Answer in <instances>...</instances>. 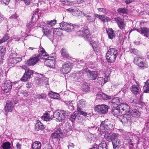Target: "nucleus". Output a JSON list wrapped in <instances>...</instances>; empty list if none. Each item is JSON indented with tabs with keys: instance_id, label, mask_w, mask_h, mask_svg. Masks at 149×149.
<instances>
[{
	"instance_id": "32",
	"label": "nucleus",
	"mask_w": 149,
	"mask_h": 149,
	"mask_svg": "<svg viewBox=\"0 0 149 149\" xmlns=\"http://www.w3.org/2000/svg\"><path fill=\"white\" fill-rule=\"evenodd\" d=\"M49 95L51 98L55 99H58L59 98V95L58 93H54L52 91L49 92Z\"/></svg>"
},
{
	"instance_id": "3",
	"label": "nucleus",
	"mask_w": 149,
	"mask_h": 149,
	"mask_svg": "<svg viewBox=\"0 0 149 149\" xmlns=\"http://www.w3.org/2000/svg\"><path fill=\"white\" fill-rule=\"evenodd\" d=\"M77 34L79 36L84 37L86 40H89L91 38V35L88 33V30L87 28H81L77 32Z\"/></svg>"
},
{
	"instance_id": "2",
	"label": "nucleus",
	"mask_w": 149,
	"mask_h": 149,
	"mask_svg": "<svg viewBox=\"0 0 149 149\" xmlns=\"http://www.w3.org/2000/svg\"><path fill=\"white\" fill-rule=\"evenodd\" d=\"M134 62L139 66L141 68H147L148 65L146 59L141 57H136L134 58Z\"/></svg>"
},
{
	"instance_id": "39",
	"label": "nucleus",
	"mask_w": 149,
	"mask_h": 149,
	"mask_svg": "<svg viewBox=\"0 0 149 149\" xmlns=\"http://www.w3.org/2000/svg\"><path fill=\"white\" fill-rule=\"evenodd\" d=\"M61 55L65 58H68L69 57L68 52L64 48H63L61 49Z\"/></svg>"
},
{
	"instance_id": "51",
	"label": "nucleus",
	"mask_w": 149,
	"mask_h": 149,
	"mask_svg": "<svg viewBox=\"0 0 149 149\" xmlns=\"http://www.w3.org/2000/svg\"><path fill=\"white\" fill-rule=\"evenodd\" d=\"M29 79V78H28L27 75L24 74L23 77L21 79V80L22 81L25 82L28 81Z\"/></svg>"
},
{
	"instance_id": "15",
	"label": "nucleus",
	"mask_w": 149,
	"mask_h": 149,
	"mask_svg": "<svg viewBox=\"0 0 149 149\" xmlns=\"http://www.w3.org/2000/svg\"><path fill=\"white\" fill-rule=\"evenodd\" d=\"M115 20L117 23L119 28L121 29H125L126 24L125 23L124 20L119 17L115 18Z\"/></svg>"
},
{
	"instance_id": "60",
	"label": "nucleus",
	"mask_w": 149,
	"mask_h": 149,
	"mask_svg": "<svg viewBox=\"0 0 149 149\" xmlns=\"http://www.w3.org/2000/svg\"><path fill=\"white\" fill-rule=\"evenodd\" d=\"M90 44L91 45L93 49L94 50L95 48V46L96 45V44L95 42V41H91L90 42Z\"/></svg>"
},
{
	"instance_id": "50",
	"label": "nucleus",
	"mask_w": 149,
	"mask_h": 149,
	"mask_svg": "<svg viewBox=\"0 0 149 149\" xmlns=\"http://www.w3.org/2000/svg\"><path fill=\"white\" fill-rule=\"evenodd\" d=\"M38 128L40 130L43 129L45 128L44 125L38 120Z\"/></svg>"
},
{
	"instance_id": "26",
	"label": "nucleus",
	"mask_w": 149,
	"mask_h": 149,
	"mask_svg": "<svg viewBox=\"0 0 149 149\" xmlns=\"http://www.w3.org/2000/svg\"><path fill=\"white\" fill-rule=\"evenodd\" d=\"M60 29L59 28H55L53 30V39L56 38L57 36H61L62 35V33L60 31Z\"/></svg>"
},
{
	"instance_id": "54",
	"label": "nucleus",
	"mask_w": 149,
	"mask_h": 149,
	"mask_svg": "<svg viewBox=\"0 0 149 149\" xmlns=\"http://www.w3.org/2000/svg\"><path fill=\"white\" fill-rule=\"evenodd\" d=\"M83 14L84 16H85L87 17V20L90 22L92 21V18L91 17V16L90 15H87L84 13H83Z\"/></svg>"
},
{
	"instance_id": "6",
	"label": "nucleus",
	"mask_w": 149,
	"mask_h": 149,
	"mask_svg": "<svg viewBox=\"0 0 149 149\" xmlns=\"http://www.w3.org/2000/svg\"><path fill=\"white\" fill-rule=\"evenodd\" d=\"M136 30L137 31L140 33L141 34L147 37L149 36V29L145 27H141L139 29H131L129 32V34L133 30Z\"/></svg>"
},
{
	"instance_id": "28",
	"label": "nucleus",
	"mask_w": 149,
	"mask_h": 149,
	"mask_svg": "<svg viewBox=\"0 0 149 149\" xmlns=\"http://www.w3.org/2000/svg\"><path fill=\"white\" fill-rule=\"evenodd\" d=\"M84 0H81L77 1H74L73 2H71L70 1H68L67 0H60L63 3L65 4L66 5H69L70 3H72L73 4L78 3H80L84 1Z\"/></svg>"
},
{
	"instance_id": "20",
	"label": "nucleus",
	"mask_w": 149,
	"mask_h": 149,
	"mask_svg": "<svg viewBox=\"0 0 149 149\" xmlns=\"http://www.w3.org/2000/svg\"><path fill=\"white\" fill-rule=\"evenodd\" d=\"M34 13H33V15L32 16V22H29L28 24L27 25V26L29 28H30L33 26H34L35 24H36L37 22V20L36 19V17L35 15H36V13H37L36 11L34 12Z\"/></svg>"
},
{
	"instance_id": "44",
	"label": "nucleus",
	"mask_w": 149,
	"mask_h": 149,
	"mask_svg": "<svg viewBox=\"0 0 149 149\" xmlns=\"http://www.w3.org/2000/svg\"><path fill=\"white\" fill-rule=\"evenodd\" d=\"M104 138L107 141H110L112 138V134L110 133L105 134L104 135Z\"/></svg>"
},
{
	"instance_id": "1",
	"label": "nucleus",
	"mask_w": 149,
	"mask_h": 149,
	"mask_svg": "<svg viewBox=\"0 0 149 149\" xmlns=\"http://www.w3.org/2000/svg\"><path fill=\"white\" fill-rule=\"evenodd\" d=\"M48 56L44 49L40 45L38 52V62L40 60L41 62H43L45 59L48 58Z\"/></svg>"
},
{
	"instance_id": "8",
	"label": "nucleus",
	"mask_w": 149,
	"mask_h": 149,
	"mask_svg": "<svg viewBox=\"0 0 149 149\" xmlns=\"http://www.w3.org/2000/svg\"><path fill=\"white\" fill-rule=\"evenodd\" d=\"M72 64L70 63H66L61 68L60 71L63 74H67L70 71L72 68Z\"/></svg>"
},
{
	"instance_id": "58",
	"label": "nucleus",
	"mask_w": 149,
	"mask_h": 149,
	"mask_svg": "<svg viewBox=\"0 0 149 149\" xmlns=\"http://www.w3.org/2000/svg\"><path fill=\"white\" fill-rule=\"evenodd\" d=\"M1 3L2 4H4L6 5H8L10 0H0Z\"/></svg>"
},
{
	"instance_id": "37",
	"label": "nucleus",
	"mask_w": 149,
	"mask_h": 149,
	"mask_svg": "<svg viewBox=\"0 0 149 149\" xmlns=\"http://www.w3.org/2000/svg\"><path fill=\"white\" fill-rule=\"evenodd\" d=\"M74 28V25L68 23L65 31L68 32H70L73 31Z\"/></svg>"
},
{
	"instance_id": "9",
	"label": "nucleus",
	"mask_w": 149,
	"mask_h": 149,
	"mask_svg": "<svg viewBox=\"0 0 149 149\" xmlns=\"http://www.w3.org/2000/svg\"><path fill=\"white\" fill-rule=\"evenodd\" d=\"M108 109V107L107 106L104 104L98 105L95 108V110L96 111L102 114L107 113Z\"/></svg>"
},
{
	"instance_id": "25",
	"label": "nucleus",
	"mask_w": 149,
	"mask_h": 149,
	"mask_svg": "<svg viewBox=\"0 0 149 149\" xmlns=\"http://www.w3.org/2000/svg\"><path fill=\"white\" fill-rule=\"evenodd\" d=\"M116 56H113L111 55L106 54V59L107 61L110 63L114 62L116 59Z\"/></svg>"
},
{
	"instance_id": "53",
	"label": "nucleus",
	"mask_w": 149,
	"mask_h": 149,
	"mask_svg": "<svg viewBox=\"0 0 149 149\" xmlns=\"http://www.w3.org/2000/svg\"><path fill=\"white\" fill-rule=\"evenodd\" d=\"M68 10L70 11L71 12H72L73 13H75L76 12H78L79 14H80V13H81V12L80 10H75L74 9H72V8H69L67 9Z\"/></svg>"
},
{
	"instance_id": "30",
	"label": "nucleus",
	"mask_w": 149,
	"mask_h": 149,
	"mask_svg": "<svg viewBox=\"0 0 149 149\" xmlns=\"http://www.w3.org/2000/svg\"><path fill=\"white\" fill-rule=\"evenodd\" d=\"M43 31L45 35L47 36L49 39L51 37L52 38L53 36V33H52L51 31L49 30L43 28Z\"/></svg>"
},
{
	"instance_id": "64",
	"label": "nucleus",
	"mask_w": 149,
	"mask_h": 149,
	"mask_svg": "<svg viewBox=\"0 0 149 149\" xmlns=\"http://www.w3.org/2000/svg\"><path fill=\"white\" fill-rule=\"evenodd\" d=\"M16 146L17 149H21V145L19 143H17Z\"/></svg>"
},
{
	"instance_id": "49",
	"label": "nucleus",
	"mask_w": 149,
	"mask_h": 149,
	"mask_svg": "<svg viewBox=\"0 0 149 149\" xmlns=\"http://www.w3.org/2000/svg\"><path fill=\"white\" fill-rule=\"evenodd\" d=\"M100 19L104 22H108L110 21V19L108 17L104 15L102 16Z\"/></svg>"
},
{
	"instance_id": "42",
	"label": "nucleus",
	"mask_w": 149,
	"mask_h": 149,
	"mask_svg": "<svg viewBox=\"0 0 149 149\" xmlns=\"http://www.w3.org/2000/svg\"><path fill=\"white\" fill-rule=\"evenodd\" d=\"M117 11L120 13L126 14L128 12V10L125 8H121L118 9Z\"/></svg>"
},
{
	"instance_id": "18",
	"label": "nucleus",
	"mask_w": 149,
	"mask_h": 149,
	"mask_svg": "<svg viewBox=\"0 0 149 149\" xmlns=\"http://www.w3.org/2000/svg\"><path fill=\"white\" fill-rule=\"evenodd\" d=\"M112 143L114 149H118L121 146L120 140L116 138H114L113 139Z\"/></svg>"
},
{
	"instance_id": "31",
	"label": "nucleus",
	"mask_w": 149,
	"mask_h": 149,
	"mask_svg": "<svg viewBox=\"0 0 149 149\" xmlns=\"http://www.w3.org/2000/svg\"><path fill=\"white\" fill-rule=\"evenodd\" d=\"M118 51L115 49L112 48L109 49L107 53L113 56H116L118 54Z\"/></svg>"
},
{
	"instance_id": "29",
	"label": "nucleus",
	"mask_w": 149,
	"mask_h": 149,
	"mask_svg": "<svg viewBox=\"0 0 149 149\" xmlns=\"http://www.w3.org/2000/svg\"><path fill=\"white\" fill-rule=\"evenodd\" d=\"M129 114H131V116L133 117H138L140 116V113L137 110L135 109L134 110H131L130 111Z\"/></svg>"
},
{
	"instance_id": "41",
	"label": "nucleus",
	"mask_w": 149,
	"mask_h": 149,
	"mask_svg": "<svg viewBox=\"0 0 149 149\" xmlns=\"http://www.w3.org/2000/svg\"><path fill=\"white\" fill-rule=\"evenodd\" d=\"M73 101L70 102V101H67L65 102V103L67 105L69 109L70 110H73L74 109V106H73V102H74Z\"/></svg>"
},
{
	"instance_id": "22",
	"label": "nucleus",
	"mask_w": 149,
	"mask_h": 149,
	"mask_svg": "<svg viewBox=\"0 0 149 149\" xmlns=\"http://www.w3.org/2000/svg\"><path fill=\"white\" fill-rule=\"evenodd\" d=\"M14 106L13 103L10 101H7L5 107L6 111L12 112Z\"/></svg>"
},
{
	"instance_id": "21",
	"label": "nucleus",
	"mask_w": 149,
	"mask_h": 149,
	"mask_svg": "<svg viewBox=\"0 0 149 149\" xmlns=\"http://www.w3.org/2000/svg\"><path fill=\"white\" fill-rule=\"evenodd\" d=\"M61 131V129L59 128L58 130L53 133L51 135V138L52 139H58L61 138L62 134Z\"/></svg>"
},
{
	"instance_id": "36",
	"label": "nucleus",
	"mask_w": 149,
	"mask_h": 149,
	"mask_svg": "<svg viewBox=\"0 0 149 149\" xmlns=\"http://www.w3.org/2000/svg\"><path fill=\"white\" fill-rule=\"evenodd\" d=\"M139 88L137 87L135 85L132 86L131 88L132 92L135 94H137L139 93Z\"/></svg>"
},
{
	"instance_id": "56",
	"label": "nucleus",
	"mask_w": 149,
	"mask_h": 149,
	"mask_svg": "<svg viewBox=\"0 0 149 149\" xmlns=\"http://www.w3.org/2000/svg\"><path fill=\"white\" fill-rule=\"evenodd\" d=\"M132 53L137 55L138 54L139 52L137 49H132Z\"/></svg>"
},
{
	"instance_id": "12",
	"label": "nucleus",
	"mask_w": 149,
	"mask_h": 149,
	"mask_svg": "<svg viewBox=\"0 0 149 149\" xmlns=\"http://www.w3.org/2000/svg\"><path fill=\"white\" fill-rule=\"evenodd\" d=\"M118 108L122 114H125L126 112H127V113H129L131 110L129 106L125 103H121L120 105H119Z\"/></svg>"
},
{
	"instance_id": "24",
	"label": "nucleus",
	"mask_w": 149,
	"mask_h": 149,
	"mask_svg": "<svg viewBox=\"0 0 149 149\" xmlns=\"http://www.w3.org/2000/svg\"><path fill=\"white\" fill-rule=\"evenodd\" d=\"M110 97L101 92L98 93L96 95V97L98 99L107 100L110 99Z\"/></svg>"
},
{
	"instance_id": "14",
	"label": "nucleus",
	"mask_w": 149,
	"mask_h": 149,
	"mask_svg": "<svg viewBox=\"0 0 149 149\" xmlns=\"http://www.w3.org/2000/svg\"><path fill=\"white\" fill-rule=\"evenodd\" d=\"M85 72H87V75L90 76V78L92 80L96 79L97 76V72L95 71H91L88 68H86L84 69Z\"/></svg>"
},
{
	"instance_id": "43",
	"label": "nucleus",
	"mask_w": 149,
	"mask_h": 149,
	"mask_svg": "<svg viewBox=\"0 0 149 149\" xmlns=\"http://www.w3.org/2000/svg\"><path fill=\"white\" fill-rule=\"evenodd\" d=\"M42 118L44 120H49L52 118V116H50L48 113H47L42 116Z\"/></svg>"
},
{
	"instance_id": "16",
	"label": "nucleus",
	"mask_w": 149,
	"mask_h": 149,
	"mask_svg": "<svg viewBox=\"0 0 149 149\" xmlns=\"http://www.w3.org/2000/svg\"><path fill=\"white\" fill-rule=\"evenodd\" d=\"M56 22L57 21L55 19L50 21H47L46 23L44 22H42V25H41L40 27L43 28L44 27H42V26L45 25V26L50 28L54 26Z\"/></svg>"
},
{
	"instance_id": "19",
	"label": "nucleus",
	"mask_w": 149,
	"mask_h": 149,
	"mask_svg": "<svg viewBox=\"0 0 149 149\" xmlns=\"http://www.w3.org/2000/svg\"><path fill=\"white\" fill-rule=\"evenodd\" d=\"M100 127L101 129L104 130V132H108L110 130L108 127L107 120H105L102 122Z\"/></svg>"
},
{
	"instance_id": "4",
	"label": "nucleus",
	"mask_w": 149,
	"mask_h": 149,
	"mask_svg": "<svg viewBox=\"0 0 149 149\" xmlns=\"http://www.w3.org/2000/svg\"><path fill=\"white\" fill-rule=\"evenodd\" d=\"M53 116L59 121L61 122L63 120H65L67 115L64 111L59 112L58 111H56L54 113Z\"/></svg>"
},
{
	"instance_id": "17",
	"label": "nucleus",
	"mask_w": 149,
	"mask_h": 149,
	"mask_svg": "<svg viewBox=\"0 0 149 149\" xmlns=\"http://www.w3.org/2000/svg\"><path fill=\"white\" fill-rule=\"evenodd\" d=\"M37 62V56L35 55L28 60L26 63L29 66L34 65Z\"/></svg>"
},
{
	"instance_id": "10",
	"label": "nucleus",
	"mask_w": 149,
	"mask_h": 149,
	"mask_svg": "<svg viewBox=\"0 0 149 149\" xmlns=\"http://www.w3.org/2000/svg\"><path fill=\"white\" fill-rule=\"evenodd\" d=\"M12 86V82L9 80H7L3 84L1 89L4 93H7L10 90Z\"/></svg>"
},
{
	"instance_id": "5",
	"label": "nucleus",
	"mask_w": 149,
	"mask_h": 149,
	"mask_svg": "<svg viewBox=\"0 0 149 149\" xmlns=\"http://www.w3.org/2000/svg\"><path fill=\"white\" fill-rule=\"evenodd\" d=\"M46 65L49 67L54 68L55 64V58L51 56H48V58L45 59L44 61Z\"/></svg>"
},
{
	"instance_id": "61",
	"label": "nucleus",
	"mask_w": 149,
	"mask_h": 149,
	"mask_svg": "<svg viewBox=\"0 0 149 149\" xmlns=\"http://www.w3.org/2000/svg\"><path fill=\"white\" fill-rule=\"evenodd\" d=\"M37 142V141H36L33 144L32 146L33 149H37V143H36Z\"/></svg>"
},
{
	"instance_id": "55",
	"label": "nucleus",
	"mask_w": 149,
	"mask_h": 149,
	"mask_svg": "<svg viewBox=\"0 0 149 149\" xmlns=\"http://www.w3.org/2000/svg\"><path fill=\"white\" fill-rule=\"evenodd\" d=\"M46 97V95L44 94H39L38 95V98L42 99H45Z\"/></svg>"
},
{
	"instance_id": "57",
	"label": "nucleus",
	"mask_w": 149,
	"mask_h": 149,
	"mask_svg": "<svg viewBox=\"0 0 149 149\" xmlns=\"http://www.w3.org/2000/svg\"><path fill=\"white\" fill-rule=\"evenodd\" d=\"M127 141L128 143L129 144L130 148L131 149H133V143H132V141L130 140H127Z\"/></svg>"
},
{
	"instance_id": "52",
	"label": "nucleus",
	"mask_w": 149,
	"mask_h": 149,
	"mask_svg": "<svg viewBox=\"0 0 149 149\" xmlns=\"http://www.w3.org/2000/svg\"><path fill=\"white\" fill-rule=\"evenodd\" d=\"M18 17V16L15 13L10 17H9V18L12 20H14L15 19H17Z\"/></svg>"
},
{
	"instance_id": "40",
	"label": "nucleus",
	"mask_w": 149,
	"mask_h": 149,
	"mask_svg": "<svg viewBox=\"0 0 149 149\" xmlns=\"http://www.w3.org/2000/svg\"><path fill=\"white\" fill-rule=\"evenodd\" d=\"M117 108H114L113 109V115L115 116H118L120 115V109L118 108V107L117 106Z\"/></svg>"
},
{
	"instance_id": "11",
	"label": "nucleus",
	"mask_w": 149,
	"mask_h": 149,
	"mask_svg": "<svg viewBox=\"0 0 149 149\" xmlns=\"http://www.w3.org/2000/svg\"><path fill=\"white\" fill-rule=\"evenodd\" d=\"M123 115L119 118L120 120L123 123L130 122L131 121V114L129 113L122 114Z\"/></svg>"
},
{
	"instance_id": "38",
	"label": "nucleus",
	"mask_w": 149,
	"mask_h": 149,
	"mask_svg": "<svg viewBox=\"0 0 149 149\" xmlns=\"http://www.w3.org/2000/svg\"><path fill=\"white\" fill-rule=\"evenodd\" d=\"M144 92L148 93L149 92V81L147 80L146 82L145 85L143 86Z\"/></svg>"
},
{
	"instance_id": "47",
	"label": "nucleus",
	"mask_w": 149,
	"mask_h": 149,
	"mask_svg": "<svg viewBox=\"0 0 149 149\" xmlns=\"http://www.w3.org/2000/svg\"><path fill=\"white\" fill-rule=\"evenodd\" d=\"M9 38V37L8 34H6L3 37V38L0 40V44L3 43L7 41Z\"/></svg>"
},
{
	"instance_id": "48",
	"label": "nucleus",
	"mask_w": 149,
	"mask_h": 149,
	"mask_svg": "<svg viewBox=\"0 0 149 149\" xmlns=\"http://www.w3.org/2000/svg\"><path fill=\"white\" fill-rule=\"evenodd\" d=\"M24 74L27 75V77L29 78V79H30L31 78V75L33 74V71L28 70L27 71H26Z\"/></svg>"
},
{
	"instance_id": "33",
	"label": "nucleus",
	"mask_w": 149,
	"mask_h": 149,
	"mask_svg": "<svg viewBox=\"0 0 149 149\" xmlns=\"http://www.w3.org/2000/svg\"><path fill=\"white\" fill-rule=\"evenodd\" d=\"M120 102V98L118 97H116L113 98L111 101V103L112 104V105L113 107L116 105L117 106L119 105V104Z\"/></svg>"
},
{
	"instance_id": "59",
	"label": "nucleus",
	"mask_w": 149,
	"mask_h": 149,
	"mask_svg": "<svg viewBox=\"0 0 149 149\" xmlns=\"http://www.w3.org/2000/svg\"><path fill=\"white\" fill-rule=\"evenodd\" d=\"M77 111L80 114L83 115L84 116H86L87 114V113H86L81 111V110H80V111Z\"/></svg>"
},
{
	"instance_id": "63",
	"label": "nucleus",
	"mask_w": 149,
	"mask_h": 149,
	"mask_svg": "<svg viewBox=\"0 0 149 149\" xmlns=\"http://www.w3.org/2000/svg\"><path fill=\"white\" fill-rule=\"evenodd\" d=\"M98 11L100 12H102L103 13H105L106 11V9L104 8H99L97 9Z\"/></svg>"
},
{
	"instance_id": "13",
	"label": "nucleus",
	"mask_w": 149,
	"mask_h": 149,
	"mask_svg": "<svg viewBox=\"0 0 149 149\" xmlns=\"http://www.w3.org/2000/svg\"><path fill=\"white\" fill-rule=\"evenodd\" d=\"M38 84H40V86H46L48 84V79L41 74L38 73Z\"/></svg>"
},
{
	"instance_id": "34",
	"label": "nucleus",
	"mask_w": 149,
	"mask_h": 149,
	"mask_svg": "<svg viewBox=\"0 0 149 149\" xmlns=\"http://www.w3.org/2000/svg\"><path fill=\"white\" fill-rule=\"evenodd\" d=\"M11 148L10 143L9 142L3 143L1 145V149H10Z\"/></svg>"
},
{
	"instance_id": "27",
	"label": "nucleus",
	"mask_w": 149,
	"mask_h": 149,
	"mask_svg": "<svg viewBox=\"0 0 149 149\" xmlns=\"http://www.w3.org/2000/svg\"><path fill=\"white\" fill-rule=\"evenodd\" d=\"M86 106V102L84 100H79L77 104V111H80L81 109L84 108Z\"/></svg>"
},
{
	"instance_id": "7",
	"label": "nucleus",
	"mask_w": 149,
	"mask_h": 149,
	"mask_svg": "<svg viewBox=\"0 0 149 149\" xmlns=\"http://www.w3.org/2000/svg\"><path fill=\"white\" fill-rule=\"evenodd\" d=\"M22 58L20 57H17L15 54L11 53L9 56L8 63L12 64H16L20 61Z\"/></svg>"
},
{
	"instance_id": "35",
	"label": "nucleus",
	"mask_w": 149,
	"mask_h": 149,
	"mask_svg": "<svg viewBox=\"0 0 149 149\" xmlns=\"http://www.w3.org/2000/svg\"><path fill=\"white\" fill-rule=\"evenodd\" d=\"M5 53V49L0 47V64L3 62V58Z\"/></svg>"
},
{
	"instance_id": "46",
	"label": "nucleus",
	"mask_w": 149,
	"mask_h": 149,
	"mask_svg": "<svg viewBox=\"0 0 149 149\" xmlns=\"http://www.w3.org/2000/svg\"><path fill=\"white\" fill-rule=\"evenodd\" d=\"M78 115L77 112H74L71 115L70 118H69L70 120L72 122H73L75 120L76 118Z\"/></svg>"
},
{
	"instance_id": "45",
	"label": "nucleus",
	"mask_w": 149,
	"mask_h": 149,
	"mask_svg": "<svg viewBox=\"0 0 149 149\" xmlns=\"http://www.w3.org/2000/svg\"><path fill=\"white\" fill-rule=\"evenodd\" d=\"M68 23L63 22L60 24V28L62 30H65Z\"/></svg>"
},
{
	"instance_id": "23",
	"label": "nucleus",
	"mask_w": 149,
	"mask_h": 149,
	"mask_svg": "<svg viewBox=\"0 0 149 149\" xmlns=\"http://www.w3.org/2000/svg\"><path fill=\"white\" fill-rule=\"evenodd\" d=\"M106 31L109 39H112L115 37V33L114 31L112 29L109 28H107Z\"/></svg>"
},
{
	"instance_id": "62",
	"label": "nucleus",
	"mask_w": 149,
	"mask_h": 149,
	"mask_svg": "<svg viewBox=\"0 0 149 149\" xmlns=\"http://www.w3.org/2000/svg\"><path fill=\"white\" fill-rule=\"evenodd\" d=\"M74 144L71 143H69V145L68 146V148H74Z\"/></svg>"
}]
</instances>
